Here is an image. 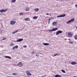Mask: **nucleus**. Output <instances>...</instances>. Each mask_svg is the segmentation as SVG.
<instances>
[{"label":"nucleus","instance_id":"nucleus-1","mask_svg":"<svg viewBox=\"0 0 77 77\" xmlns=\"http://www.w3.org/2000/svg\"><path fill=\"white\" fill-rule=\"evenodd\" d=\"M26 75L27 76H30L32 75V74L30 73V70H28L26 71Z\"/></svg>","mask_w":77,"mask_h":77},{"label":"nucleus","instance_id":"nucleus-2","mask_svg":"<svg viewBox=\"0 0 77 77\" xmlns=\"http://www.w3.org/2000/svg\"><path fill=\"white\" fill-rule=\"evenodd\" d=\"M73 33L72 32H69L68 33L69 37H72Z\"/></svg>","mask_w":77,"mask_h":77},{"label":"nucleus","instance_id":"nucleus-3","mask_svg":"<svg viewBox=\"0 0 77 77\" xmlns=\"http://www.w3.org/2000/svg\"><path fill=\"white\" fill-rule=\"evenodd\" d=\"M8 11V9H2L0 10V12H6Z\"/></svg>","mask_w":77,"mask_h":77},{"label":"nucleus","instance_id":"nucleus-4","mask_svg":"<svg viewBox=\"0 0 77 77\" xmlns=\"http://www.w3.org/2000/svg\"><path fill=\"white\" fill-rule=\"evenodd\" d=\"M66 16V14H64L60 15V16H57V18H60V17H65Z\"/></svg>","mask_w":77,"mask_h":77},{"label":"nucleus","instance_id":"nucleus-5","mask_svg":"<svg viewBox=\"0 0 77 77\" xmlns=\"http://www.w3.org/2000/svg\"><path fill=\"white\" fill-rule=\"evenodd\" d=\"M16 23V21H11L10 22V24H11V25H14V24H15Z\"/></svg>","mask_w":77,"mask_h":77},{"label":"nucleus","instance_id":"nucleus-6","mask_svg":"<svg viewBox=\"0 0 77 77\" xmlns=\"http://www.w3.org/2000/svg\"><path fill=\"white\" fill-rule=\"evenodd\" d=\"M62 33V31L59 30L58 31H57L56 33V35H58L59 34H60V33Z\"/></svg>","mask_w":77,"mask_h":77},{"label":"nucleus","instance_id":"nucleus-7","mask_svg":"<svg viewBox=\"0 0 77 77\" xmlns=\"http://www.w3.org/2000/svg\"><path fill=\"white\" fill-rule=\"evenodd\" d=\"M18 66H20V67L21 66H23V64L21 62H20L18 64Z\"/></svg>","mask_w":77,"mask_h":77},{"label":"nucleus","instance_id":"nucleus-8","mask_svg":"<svg viewBox=\"0 0 77 77\" xmlns=\"http://www.w3.org/2000/svg\"><path fill=\"white\" fill-rule=\"evenodd\" d=\"M23 40V38L19 39L17 41H14V42H21V41H22Z\"/></svg>","mask_w":77,"mask_h":77},{"label":"nucleus","instance_id":"nucleus-9","mask_svg":"<svg viewBox=\"0 0 77 77\" xmlns=\"http://www.w3.org/2000/svg\"><path fill=\"white\" fill-rule=\"evenodd\" d=\"M57 30V28H53L51 30V31H49L50 32H52L53 31H56Z\"/></svg>","mask_w":77,"mask_h":77},{"label":"nucleus","instance_id":"nucleus-10","mask_svg":"<svg viewBox=\"0 0 77 77\" xmlns=\"http://www.w3.org/2000/svg\"><path fill=\"white\" fill-rule=\"evenodd\" d=\"M71 65H76L77 63H76L75 62H73L71 63Z\"/></svg>","mask_w":77,"mask_h":77},{"label":"nucleus","instance_id":"nucleus-11","mask_svg":"<svg viewBox=\"0 0 77 77\" xmlns=\"http://www.w3.org/2000/svg\"><path fill=\"white\" fill-rule=\"evenodd\" d=\"M39 11V9L38 8H35L34 9V11L35 12H38Z\"/></svg>","mask_w":77,"mask_h":77},{"label":"nucleus","instance_id":"nucleus-12","mask_svg":"<svg viewBox=\"0 0 77 77\" xmlns=\"http://www.w3.org/2000/svg\"><path fill=\"white\" fill-rule=\"evenodd\" d=\"M60 54H55L54 56H53V57H54L55 56H60Z\"/></svg>","mask_w":77,"mask_h":77},{"label":"nucleus","instance_id":"nucleus-13","mask_svg":"<svg viewBox=\"0 0 77 77\" xmlns=\"http://www.w3.org/2000/svg\"><path fill=\"white\" fill-rule=\"evenodd\" d=\"M5 58H8L9 59H11V57L9 56H5Z\"/></svg>","mask_w":77,"mask_h":77},{"label":"nucleus","instance_id":"nucleus-14","mask_svg":"<svg viewBox=\"0 0 77 77\" xmlns=\"http://www.w3.org/2000/svg\"><path fill=\"white\" fill-rule=\"evenodd\" d=\"M61 75H55V77H61Z\"/></svg>","mask_w":77,"mask_h":77},{"label":"nucleus","instance_id":"nucleus-15","mask_svg":"<svg viewBox=\"0 0 77 77\" xmlns=\"http://www.w3.org/2000/svg\"><path fill=\"white\" fill-rule=\"evenodd\" d=\"M43 44L44 45H49V43H43Z\"/></svg>","mask_w":77,"mask_h":77},{"label":"nucleus","instance_id":"nucleus-16","mask_svg":"<svg viewBox=\"0 0 77 77\" xmlns=\"http://www.w3.org/2000/svg\"><path fill=\"white\" fill-rule=\"evenodd\" d=\"M69 44H74V43H73V42L72 41H70L69 42Z\"/></svg>","mask_w":77,"mask_h":77},{"label":"nucleus","instance_id":"nucleus-17","mask_svg":"<svg viewBox=\"0 0 77 77\" xmlns=\"http://www.w3.org/2000/svg\"><path fill=\"white\" fill-rule=\"evenodd\" d=\"M29 7H27L25 10V11H29Z\"/></svg>","mask_w":77,"mask_h":77},{"label":"nucleus","instance_id":"nucleus-18","mask_svg":"<svg viewBox=\"0 0 77 77\" xmlns=\"http://www.w3.org/2000/svg\"><path fill=\"white\" fill-rule=\"evenodd\" d=\"M18 30H16L15 31H14L13 32V34H14L15 33H17V32H18Z\"/></svg>","mask_w":77,"mask_h":77},{"label":"nucleus","instance_id":"nucleus-19","mask_svg":"<svg viewBox=\"0 0 77 77\" xmlns=\"http://www.w3.org/2000/svg\"><path fill=\"white\" fill-rule=\"evenodd\" d=\"M52 19H53V17H51L48 19V23L50 22V21Z\"/></svg>","mask_w":77,"mask_h":77},{"label":"nucleus","instance_id":"nucleus-20","mask_svg":"<svg viewBox=\"0 0 77 77\" xmlns=\"http://www.w3.org/2000/svg\"><path fill=\"white\" fill-rule=\"evenodd\" d=\"M33 19H35V20H36L37 18H38V17L36 16H34L33 17Z\"/></svg>","mask_w":77,"mask_h":77},{"label":"nucleus","instance_id":"nucleus-21","mask_svg":"<svg viewBox=\"0 0 77 77\" xmlns=\"http://www.w3.org/2000/svg\"><path fill=\"white\" fill-rule=\"evenodd\" d=\"M71 21L70 20H69L68 21L66 22L67 24H69L71 23Z\"/></svg>","mask_w":77,"mask_h":77},{"label":"nucleus","instance_id":"nucleus-22","mask_svg":"<svg viewBox=\"0 0 77 77\" xmlns=\"http://www.w3.org/2000/svg\"><path fill=\"white\" fill-rule=\"evenodd\" d=\"M57 24V22H54L53 23V25H55V24Z\"/></svg>","mask_w":77,"mask_h":77},{"label":"nucleus","instance_id":"nucleus-23","mask_svg":"<svg viewBox=\"0 0 77 77\" xmlns=\"http://www.w3.org/2000/svg\"><path fill=\"white\" fill-rule=\"evenodd\" d=\"M16 2V0H12L11 2L12 3H14V2Z\"/></svg>","mask_w":77,"mask_h":77},{"label":"nucleus","instance_id":"nucleus-24","mask_svg":"<svg viewBox=\"0 0 77 77\" xmlns=\"http://www.w3.org/2000/svg\"><path fill=\"white\" fill-rule=\"evenodd\" d=\"M25 21H29V18H26L25 20Z\"/></svg>","mask_w":77,"mask_h":77},{"label":"nucleus","instance_id":"nucleus-25","mask_svg":"<svg viewBox=\"0 0 77 77\" xmlns=\"http://www.w3.org/2000/svg\"><path fill=\"white\" fill-rule=\"evenodd\" d=\"M70 21L71 22H72V21H73L74 20V18H73L72 19H71L70 20Z\"/></svg>","mask_w":77,"mask_h":77},{"label":"nucleus","instance_id":"nucleus-26","mask_svg":"<svg viewBox=\"0 0 77 77\" xmlns=\"http://www.w3.org/2000/svg\"><path fill=\"white\" fill-rule=\"evenodd\" d=\"M19 14L21 15H23V14H24V13H23V12L20 13H19Z\"/></svg>","mask_w":77,"mask_h":77},{"label":"nucleus","instance_id":"nucleus-27","mask_svg":"<svg viewBox=\"0 0 77 77\" xmlns=\"http://www.w3.org/2000/svg\"><path fill=\"white\" fill-rule=\"evenodd\" d=\"M12 75H17V74L16 73H14L12 74Z\"/></svg>","mask_w":77,"mask_h":77},{"label":"nucleus","instance_id":"nucleus-28","mask_svg":"<svg viewBox=\"0 0 77 77\" xmlns=\"http://www.w3.org/2000/svg\"><path fill=\"white\" fill-rule=\"evenodd\" d=\"M61 71L63 73H65V71L63 70H61Z\"/></svg>","mask_w":77,"mask_h":77},{"label":"nucleus","instance_id":"nucleus-29","mask_svg":"<svg viewBox=\"0 0 77 77\" xmlns=\"http://www.w3.org/2000/svg\"><path fill=\"white\" fill-rule=\"evenodd\" d=\"M75 39H77V35H75Z\"/></svg>","mask_w":77,"mask_h":77},{"label":"nucleus","instance_id":"nucleus-30","mask_svg":"<svg viewBox=\"0 0 77 77\" xmlns=\"http://www.w3.org/2000/svg\"><path fill=\"white\" fill-rule=\"evenodd\" d=\"M15 48H17L18 47V46H14Z\"/></svg>","mask_w":77,"mask_h":77},{"label":"nucleus","instance_id":"nucleus-31","mask_svg":"<svg viewBox=\"0 0 77 77\" xmlns=\"http://www.w3.org/2000/svg\"><path fill=\"white\" fill-rule=\"evenodd\" d=\"M13 45H14V44L13 43H12L11 44H10V46H11V47L12 46H13Z\"/></svg>","mask_w":77,"mask_h":77},{"label":"nucleus","instance_id":"nucleus-32","mask_svg":"<svg viewBox=\"0 0 77 77\" xmlns=\"http://www.w3.org/2000/svg\"><path fill=\"white\" fill-rule=\"evenodd\" d=\"M23 48H26L27 47V46L25 45L23 46Z\"/></svg>","mask_w":77,"mask_h":77},{"label":"nucleus","instance_id":"nucleus-33","mask_svg":"<svg viewBox=\"0 0 77 77\" xmlns=\"http://www.w3.org/2000/svg\"><path fill=\"white\" fill-rule=\"evenodd\" d=\"M6 39V37H5V38H3V40H5V39Z\"/></svg>","mask_w":77,"mask_h":77},{"label":"nucleus","instance_id":"nucleus-34","mask_svg":"<svg viewBox=\"0 0 77 77\" xmlns=\"http://www.w3.org/2000/svg\"><path fill=\"white\" fill-rule=\"evenodd\" d=\"M15 47H14L12 49L13 50H15Z\"/></svg>","mask_w":77,"mask_h":77},{"label":"nucleus","instance_id":"nucleus-35","mask_svg":"<svg viewBox=\"0 0 77 77\" xmlns=\"http://www.w3.org/2000/svg\"><path fill=\"white\" fill-rule=\"evenodd\" d=\"M36 56H37V57H38V56H39V55H38V54H36Z\"/></svg>","mask_w":77,"mask_h":77},{"label":"nucleus","instance_id":"nucleus-36","mask_svg":"<svg viewBox=\"0 0 77 77\" xmlns=\"http://www.w3.org/2000/svg\"><path fill=\"white\" fill-rule=\"evenodd\" d=\"M46 15H49V14L47 13L46 14Z\"/></svg>","mask_w":77,"mask_h":77},{"label":"nucleus","instance_id":"nucleus-37","mask_svg":"<svg viewBox=\"0 0 77 77\" xmlns=\"http://www.w3.org/2000/svg\"><path fill=\"white\" fill-rule=\"evenodd\" d=\"M75 7H77V4L75 5Z\"/></svg>","mask_w":77,"mask_h":77},{"label":"nucleus","instance_id":"nucleus-38","mask_svg":"<svg viewBox=\"0 0 77 77\" xmlns=\"http://www.w3.org/2000/svg\"><path fill=\"white\" fill-rule=\"evenodd\" d=\"M49 31L50 32V31H51V30H49Z\"/></svg>","mask_w":77,"mask_h":77},{"label":"nucleus","instance_id":"nucleus-39","mask_svg":"<svg viewBox=\"0 0 77 77\" xmlns=\"http://www.w3.org/2000/svg\"><path fill=\"white\" fill-rule=\"evenodd\" d=\"M76 29H77V26H76Z\"/></svg>","mask_w":77,"mask_h":77},{"label":"nucleus","instance_id":"nucleus-40","mask_svg":"<svg viewBox=\"0 0 77 77\" xmlns=\"http://www.w3.org/2000/svg\"><path fill=\"white\" fill-rule=\"evenodd\" d=\"M61 0V1H62L63 0Z\"/></svg>","mask_w":77,"mask_h":77},{"label":"nucleus","instance_id":"nucleus-41","mask_svg":"<svg viewBox=\"0 0 77 77\" xmlns=\"http://www.w3.org/2000/svg\"><path fill=\"white\" fill-rule=\"evenodd\" d=\"M69 39V40H70V39Z\"/></svg>","mask_w":77,"mask_h":77}]
</instances>
